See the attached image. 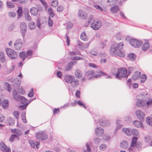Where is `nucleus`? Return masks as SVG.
I'll return each mask as SVG.
<instances>
[{"label":"nucleus","mask_w":152,"mask_h":152,"mask_svg":"<svg viewBox=\"0 0 152 152\" xmlns=\"http://www.w3.org/2000/svg\"><path fill=\"white\" fill-rule=\"evenodd\" d=\"M124 44L123 42H120L116 45L112 46L110 49V54L112 56L117 55L120 57H124L125 56V53L121 50Z\"/></svg>","instance_id":"obj_1"},{"label":"nucleus","mask_w":152,"mask_h":152,"mask_svg":"<svg viewBox=\"0 0 152 152\" xmlns=\"http://www.w3.org/2000/svg\"><path fill=\"white\" fill-rule=\"evenodd\" d=\"M127 70L126 68L123 67L118 68L115 75L116 78L119 80L121 79L126 76Z\"/></svg>","instance_id":"obj_2"},{"label":"nucleus","mask_w":152,"mask_h":152,"mask_svg":"<svg viewBox=\"0 0 152 152\" xmlns=\"http://www.w3.org/2000/svg\"><path fill=\"white\" fill-rule=\"evenodd\" d=\"M123 132L125 133L127 135L130 136L132 134L137 136L138 134V131L136 129L131 128H123L122 129Z\"/></svg>","instance_id":"obj_3"},{"label":"nucleus","mask_w":152,"mask_h":152,"mask_svg":"<svg viewBox=\"0 0 152 152\" xmlns=\"http://www.w3.org/2000/svg\"><path fill=\"white\" fill-rule=\"evenodd\" d=\"M23 40L20 39H16L14 44V47L15 49L17 50H21L23 46Z\"/></svg>","instance_id":"obj_4"},{"label":"nucleus","mask_w":152,"mask_h":152,"mask_svg":"<svg viewBox=\"0 0 152 152\" xmlns=\"http://www.w3.org/2000/svg\"><path fill=\"white\" fill-rule=\"evenodd\" d=\"M6 52L8 56L11 59L15 58L18 55L14 50L10 48H7L6 50Z\"/></svg>","instance_id":"obj_5"},{"label":"nucleus","mask_w":152,"mask_h":152,"mask_svg":"<svg viewBox=\"0 0 152 152\" xmlns=\"http://www.w3.org/2000/svg\"><path fill=\"white\" fill-rule=\"evenodd\" d=\"M130 44L134 47L137 48L141 46L142 42L135 39H132L129 41Z\"/></svg>","instance_id":"obj_6"},{"label":"nucleus","mask_w":152,"mask_h":152,"mask_svg":"<svg viewBox=\"0 0 152 152\" xmlns=\"http://www.w3.org/2000/svg\"><path fill=\"white\" fill-rule=\"evenodd\" d=\"M102 23L101 21L98 20L92 23L91 25V27L94 30H98L101 27Z\"/></svg>","instance_id":"obj_7"},{"label":"nucleus","mask_w":152,"mask_h":152,"mask_svg":"<svg viewBox=\"0 0 152 152\" xmlns=\"http://www.w3.org/2000/svg\"><path fill=\"white\" fill-rule=\"evenodd\" d=\"M36 137L39 140H43L47 139L48 136L44 132H41L37 134Z\"/></svg>","instance_id":"obj_8"},{"label":"nucleus","mask_w":152,"mask_h":152,"mask_svg":"<svg viewBox=\"0 0 152 152\" xmlns=\"http://www.w3.org/2000/svg\"><path fill=\"white\" fill-rule=\"evenodd\" d=\"M20 27L23 37L24 38L26 32V25L24 22H22L20 23Z\"/></svg>","instance_id":"obj_9"},{"label":"nucleus","mask_w":152,"mask_h":152,"mask_svg":"<svg viewBox=\"0 0 152 152\" xmlns=\"http://www.w3.org/2000/svg\"><path fill=\"white\" fill-rule=\"evenodd\" d=\"M135 113L137 117L141 121L144 120L145 114L143 112L140 110H137L136 111Z\"/></svg>","instance_id":"obj_10"},{"label":"nucleus","mask_w":152,"mask_h":152,"mask_svg":"<svg viewBox=\"0 0 152 152\" xmlns=\"http://www.w3.org/2000/svg\"><path fill=\"white\" fill-rule=\"evenodd\" d=\"M0 148L1 150L3 151L11 152L10 149V148L8 149L7 147L3 142H1L0 143Z\"/></svg>","instance_id":"obj_11"},{"label":"nucleus","mask_w":152,"mask_h":152,"mask_svg":"<svg viewBox=\"0 0 152 152\" xmlns=\"http://www.w3.org/2000/svg\"><path fill=\"white\" fill-rule=\"evenodd\" d=\"M75 77L69 75H66L64 76V79L65 81L67 83H72V81H73V80L74 79Z\"/></svg>","instance_id":"obj_12"},{"label":"nucleus","mask_w":152,"mask_h":152,"mask_svg":"<svg viewBox=\"0 0 152 152\" xmlns=\"http://www.w3.org/2000/svg\"><path fill=\"white\" fill-rule=\"evenodd\" d=\"M95 133L97 136H102L104 133V130L100 127H98L95 129Z\"/></svg>","instance_id":"obj_13"},{"label":"nucleus","mask_w":152,"mask_h":152,"mask_svg":"<svg viewBox=\"0 0 152 152\" xmlns=\"http://www.w3.org/2000/svg\"><path fill=\"white\" fill-rule=\"evenodd\" d=\"M145 104V103L144 100L139 99H137L136 103L137 106L139 107H143Z\"/></svg>","instance_id":"obj_14"},{"label":"nucleus","mask_w":152,"mask_h":152,"mask_svg":"<svg viewBox=\"0 0 152 152\" xmlns=\"http://www.w3.org/2000/svg\"><path fill=\"white\" fill-rule=\"evenodd\" d=\"M78 15L80 18L83 20H85L87 17V14L85 13L82 10H79L78 12Z\"/></svg>","instance_id":"obj_15"},{"label":"nucleus","mask_w":152,"mask_h":152,"mask_svg":"<svg viewBox=\"0 0 152 152\" xmlns=\"http://www.w3.org/2000/svg\"><path fill=\"white\" fill-rule=\"evenodd\" d=\"M11 131L12 132L14 133L15 134H16L18 136H21L22 134L21 130L19 129H11Z\"/></svg>","instance_id":"obj_16"},{"label":"nucleus","mask_w":152,"mask_h":152,"mask_svg":"<svg viewBox=\"0 0 152 152\" xmlns=\"http://www.w3.org/2000/svg\"><path fill=\"white\" fill-rule=\"evenodd\" d=\"M85 75L86 76H91L88 78L89 80L92 78H93L94 77V73L93 70H89L85 72Z\"/></svg>","instance_id":"obj_17"},{"label":"nucleus","mask_w":152,"mask_h":152,"mask_svg":"<svg viewBox=\"0 0 152 152\" xmlns=\"http://www.w3.org/2000/svg\"><path fill=\"white\" fill-rule=\"evenodd\" d=\"M75 75L76 78H80L82 77L83 74L82 72L80 69H77L75 71Z\"/></svg>","instance_id":"obj_18"},{"label":"nucleus","mask_w":152,"mask_h":152,"mask_svg":"<svg viewBox=\"0 0 152 152\" xmlns=\"http://www.w3.org/2000/svg\"><path fill=\"white\" fill-rule=\"evenodd\" d=\"M1 106L4 109H6L9 107V101L7 99H5L1 103Z\"/></svg>","instance_id":"obj_19"},{"label":"nucleus","mask_w":152,"mask_h":152,"mask_svg":"<svg viewBox=\"0 0 152 152\" xmlns=\"http://www.w3.org/2000/svg\"><path fill=\"white\" fill-rule=\"evenodd\" d=\"M31 14L33 15L36 16L38 13V10L35 7H32L30 10Z\"/></svg>","instance_id":"obj_20"},{"label":"nucleus","mask_w":152,"mask_h":152,"mask_svg":"<svg viewBox=\"0 0 152 152\" xmlns=\"http://www.w3.org/2000/svg\"><path fill=\"white\" fill-rule=\"evenodd\" d=\"M141 73L140 72H136L133 75L132 79L133 80H135L140 78Z\"/></svg>","instance_id":"obj_21"},{"label":"nucleus","mask_w":152,"mask_h":152,"mask_svg":"<svg viewBox=\"0 0 152 152\" xmlns=\"http://www.w3.org/2000/svg\"><path fill=\"white\" fill-rule=\"evenodd\" d=\"M137 139L138 138L137 137H133L132 138L131 144V146L129 148V150H132V149L131 148L132 147H134L135 145L136 142L137 141Z\"/></svg>","instance_id":"obj_22"},{"label":"nucleus","mask_w":152,"mask_h":152,"mask_svg":"<svg viewBox=\"0 0 152 152\" xmlns=\"http://www.w3.org/2000/svg\"><path fill=\"white\" fill-rule=\"evenodd\" d=\"M99 122L100 125L101 126H107L110 124L109 122L107 120H102Z\"/></svg>","instance_id":"obj_23"},{"label":"nucleus","mask_w":152,"mask_h":152,"mask_svg":"<svg viewBox=\"0 0 152 152\" xmlns=\"http://www.w3.org/2000/svg\"><path fill=\"white\" fill-rule=\"evenodd\" d=\"M71 86L73 87H77L79 85V80L77 79H74L71 83Z\"/></svg>","instance_id":"obj_24"},{"label":"nucleus","mask_w":152,"mask_h":152,"mask_svg":"<svg viewBox=\"0 0 152 152\" xmlns=\"http://www.w3.org/2000/svg\"><path fill=\"white\" fill-rule=\"evenodd\" d=\"M128 146L127 141L126 140H123L121 143L120 146L123 149H126Z\"/></svg>","instance_id":"obj_25"},{"label":"nucleus","mask_w":152,"mask_h":152,"mask_svg":"<svg viewBox=\"0 0 152 152\" xmlns=\"http://www.w3.org/2000/svg\"><path fill=\"white\" fill-rule=\"evenodd\" d=\"M110 10L113 13H116L119 10V7L117 5H115L111 7Z\"/></svg>","instance_id":"obj_26"},{"label":"nucleus","mask_w":152,"mask_h":152,"mask_svg":"<svg viewBox=\"0 0 152 152\" xmlns=\"http://www.w3.org/2000/svg\"><path fill=\"white\" fill-rule=\"evenodd\" d=\"M150 44L148 42L146 41L142 47V49L143 50L146 51L150 47Z\"/></svg>","instance_id":"obj_27"},{"label":"nucleus","mask_w":152,"mask_h":152,"mask_svg":"<svg viewBox=\"0 0 152 152\" xmlns=\"http://www.w3.org/2000/svg\"><path fill=\"white\" fill-rule=\"evenodd\" d=\"M5 60V55L4 53L0 51V62L4 63Z\"/></svg>","instance_id":"obj_28"},{"label":"nucleus","mask_w":152,"mask_h":152,"mask_svg":"<svg viewBox=\"0 0 152 152\" xmlns=\"http://www.w3.org/2000/svg\"><path fill=\"white\" fill-rule=\"evenodd\" d=\"M29 142L32 148H35V145L36 146L37 148H39V142H36V144H35L33 141L30 140Z\"/></svg>","instance_id":"obj_29"},{"label":"nucleus","mask_w":152,"mask_h":152,"mask_svg":"<svg viewBox=\"0 0 152 152\" xmlns=\"http://www.w3.org/2000/svg\"><path fill=\"white\" fill-rule=\"evenodd\" d=\"M74 63V61H72L68 63L66 68V71H69L71 69Z\"/></svg>","instance_id":"obj_30"},{"label":"nucleus","mask_w":152,"mask_h":152,"mask_svg":"<svg viewBox=\"0 0 152 152\" xmlns=\"http://www.w3.org/2000/svg\"><path fill=\"white\" fill-rule=\"evenodd\" d=\"M95 21V20L94 19V16L93 15H90L88 17V23L91 25Z\"/></svg>","instance_id":"obj_31"},{"label":"nucleus","mask_w":152,"mask_h":152,"mask_svg":"<svg viewBox=\"0 0 152 152\" xmlns=\"http://www.w3.org/2000/svg\"><path fill=\"white\" fill-rule=\"evenodd\" d=\"M133 124L134 126L137 128L141 127L142 126V123L137 121H134Z\"/></svg>","instance_id":"obj_32"},{"label":"nucleus","mask_w":152,"mask_h":152,"mask_svg":"<svg viewBox=\"0 0 152 152\" xmlns=\"http://www.w3.org/2000/svg\"><path fill=\"white\" fill-rule=\"evenodd\" d=\"M21 115V118L23 122L25 123H27V121L26 117V112L24 111L23 112Z\"/></svg>","instance_id":"obj_33"},{"label":"nucleus","mask_w":152,"mask_h":152,"mask_svg":"<svg viewBox=\"0 0 152 152\" xmlns=\"http://www.w3.org/2000/svg\"><path fill=\"white\" fill-rule=\"evenodd\" d=\"M20 57L23 59V61H24L26 57V56L25 51H22L19 54Z\"/></svg>","instance_id":"obj_34"},{"label":"nucleus","mask_w":152,"mask_h":152,"mask_svg":"<svg viewBox=\"0 0 152 152\" xmlns=\"http://www.w3.org/2000/svg\"><path fill=\"white\" fill-rule=\"evenodd\" d=\"M146 121L148 125L151 126H152V119L151 117H147L146 118Z\"/></svg>","instance_id":"obj_35"},{"label":"nucleus","mask_w":152,"mask_h":152,"mask_svg":"<svg viewBox=\"0 0 152 152\" xmlns=\"http://www.w3.org/2000/svg\"><path fill=\"white\" fill-rule=\"evenodd\" d=\"M129 58L132 61H134L136 58V56L133 53H130L128 56Z\"/></svg>","instance_id":"obj_36"},{"label":"nucleus","mask_w":152,"mask_h":152,"mask_svg":"<svg viewBox=\"0 0 152 152\" xmlns=\"http://www.w3.org/2000/svg\"><path fill=\"white\" fill-rule=\"evenodd\" d=\"M25 18L26 20L28 21H30L31 18L28 12L27 11L24 12Z\"/></svg>","instance_id":"obj_37"},{"label":"nucleus","mask_w":152,"mask_h":152,"mask_svg":"<svg viewBox=\"0 0 152 152\" xmlns=\"http://www.w3.org/2000/svg\"><path fill=\"white\" fill-rule=\"evenodd\" d=\"M121 120H117L116 122V124L117 125L116 129H120L122 127V125L121 124Z\"/></svg>","instance_id":"obj_38"},{"label":"nucleus","mask_w":152,"mask_h":152,"mask_svg":"<svg viewBox=\"0 0 152 152\" xmlns=\"http://www.w3.org/2000/svg\"><path fill=\"white\" fill-rule=\"evenodd\" d=\"M146 104L148 108L152 107V99H149L146 102Z\"/></svg>","instance_id":"obj_39"},{"label":"nucleus","mask_w":152,"mask_h":152,"mask_svg":"<svg viewBox=\"0 0 152 152\" xmlns=\"http://www.w3.org/2000/svg\"><path fill=\"white\" fill-rule=\"evenodd\" d=\"M48 12L51 17H53L55 14L53 12V10L51 8H49L48 9Z\"/></svg>","instance_id":"obj_40"},{"label":"nucleus","mask_w":152,"mask_h":152,"mask_svg":"<svg viewBox=\"0 0 152 152\" xmlns=\"http://www.w3.org/2000/svg\"><path fill=\"white\" fill-rule=\"evenodd\" d=\"M7 5L8 8H13L15 6L14 4L11 1H7Z\"/></svg>","instance_id":"obj_41"},{"label":"nucleus","mask_w":152,"mask_h":152,"mask_svg":"<svg viewBox=\"0 0 152 152\" xmlns=\"http://www.w3.org/2000/svg\"><path fill=\"white\" fill-rule=\"evenodd\" d=\"M33 53V51L31 50H28L26 52V57L28 58V59H29L31 58V56L32 55Z\"/></svg>","instance_id":"obj_42"},{"label":"nucleus","mask_w":152,"mask_h":152,"mask_svg":"<svg viewBox=\"0 0 152 152\" xmlns=\"http://www.w3.org/2000/svg\"><path fill=\"white\" fill-rule=\"evenodd\" d=\"M18 16L19 18L21 17L23 14L22 9L20 7H19L17 11Z\"/></svg>","instance_id":"obj_43"},{"label":"nucleus","mask_w":152,"mask_h":152,"mask_svg":"<svg viewBox=\"0 0 152 152\" xmlns=\"http://www.w3.org/2000/svg\"><path fill=\"white\" fill-rule=\"evenodd\" d=\"M98 73H99L100 74H98L95 75H94V77L98 78L100 77L101 76L106 75V74L105 73L101 71H99Z\"/></svg>","instance_id":"obj_44"},{"label":"nucleus","mask_w":152,"mask_h":152,"mask_svg":"<svg viewBox=\"0 0 152 152\" xmlns=\"http://www.w3.org/2000/svg\"><path fill=\"white\" fill-rule=\"evenodd\" d=\"M8 121L9 125L11 126H13L15 123V120L12 118H10L9 119Z\"/></svg>","instance_id":"obj_45"},{"label":"nucleus","mask_w":152,"mask_h":152,"mask_svg":"<svg viewBox=\"0 0 152 152\" xmlns=\"http://www.w3.org/2000/svg\"><path fill=\"white\" fill-rule=\"evenodd\" d=\"M29 27L31 29H34L36 27V25L34 22H31L29 23L28 25Z\"/></svg>","instance_id":"obj_46"},{"label":"nucleus","mask_w":152,"mask_h":152,"mask_svg":"<svg viewBox=\"0 0 152 152\" xmlns=\"http://www.w3.org/2000/svg\"><path fill=\"white\" fill-rule=\"evenodd\" d=\"M57 0H53L51 3V6L54 7H56L58 5Z\"/></svg>","instance_id":"obj_47"},{"label":"nucleus","mask_w":152,"mask_h":152,"mask_svg":"<svg viewBox=\"0 0 152 152\" xmlns=\"http://www.w3.org/2000/svg\"><path fill=\"white\" fill-rule=\"evenodd\" d=\"M20 101L22 104H26L28 103V102H27L28 100L23 96H22Z\"/></svg>","instance_id":"obj_48"},{"label":"nucleus","mask_w":152,"mask_h":152,"mask_svg":"<svg viewBox=\"0 0 152 152\" xmlns=\"http://www.w3.org/2000/svg\"><path fill=\"white\" fill-rule=\"evenodd\" d=\"M22 96L18 94L15 96L13 97L14 99L17 102H19L20 101L21 98Z\"/></svg>","instance_id":"obj_49"},{"label":"nucleus","mask_w":152,"mask_h":152,"mask_svg":"<svg viewBox=\"0 0 152 152\" xmlns=\"http://www.w3.org/2000/svg\"><path fill=\"white\" fill-rule=\"evenodd\" d=\"M147 78V76L146 75L143 74L142 75L141 78V83H144Z\"/></svg>","instance_id":"obj_50"},{"label":"nucleus","mask_w":152,"mask_h":152,"mask_svg":"<svg viewBox=\"0 0 152 152\" xmlns=\"http://www.w3.org/2000/svg\"><path fill=\"white\" fill-rule=\"evenodd\" d=\"M86 37L85 32H82L81 34L80 38L83 40H85Z\"/></svg>","instance_id":"obj_51"},{"label":"nucleus","mask_w":152,"mask_h":152,"mask_svg":"<svg viewBox=\"0 0 152 152\" xmlns=\"http://www.w3.org/2000/svg\"><path fill=\"white\" fill-rule=\"evenodd\" d=\"M14 116L17 119L18 118L19 113L18 111H15L13 113Z\"/></svg>","instance_id":"obj_52"},{"label":"nucleus","mask_w":152,"mask_h":152,"mask_svg":"<svg viewBox=\"0 0 152 152\" xmlns=\"http://www.w3.org/2000/svg\"><path fill=\"white\" fill-rule=\"evenodd\" d=\"M28 104V103H27L24 105H20L19 106V108L22 110H24L26 108Z\"/></svg>","instance_id":"obj_53"},{"label":"nucleus","mask_w":152,"mask_h":152,"mask_svg":"<svg viewBox=\"0 0 152 152\" xmlns=\"http://www.w3.org/2000/svg\"><path fill=\"white\" fill-rule=\"evenodd\" d=\"M90 53L91 54L95 56H96L98 54V52L95 50H91L90 52Z\"/></svg>","instance_id":"obj_54"},{"label":"nucleus","mask_w":152,"mask_h":152,"mask_svg":"<svg viewBox=\"0 0 152 152\" xmlns=\"http://www.w3.org/2000/svg\"><path fill=\"white\" fill-rule=\"evenodd\" d=\"M16 15L15 13L14 12H10L8 13V15L9 17L14 18Z\"/></svg>","instance_id":"obj_55"},{"label":"nucleus","mask_w":152,"mask_h":152,"mask_svg":"<svg viewBox=\"0 0 152 152\" xmlns=\"http://www.w3.org/2000/svg\"><path fill=\"white\" fill-rule=\"evenodd\" d=\"M53 24V21L51 20L50 17H49L48 24L49 27H52Z\"/></svg>","instance_id":"obj_56"},{"label":"nucleus","mask_w":152,"mask_h":152,"mask_svg":"<svg viewBox=\"0 0 152 152\" xmlns=\"http://www.w3.org/2000/svg\"><path fill=\"white\" fill-rule=\"evenodd\" d=\"M107 148V146L106 145L104 144L101 145L100 146V150L104 151Z\"/></svg>","instance_id":"obj_57"},{"label":"nucleus","mask_w":152,"mask_h":152,"mask_svg":"<svg viewBox=\"0 0 152 152\" xmlns=\"http://www.w3.org/2000/svg\"><path fill=\"white\" fill-rule=\"evenodd\" d=\"M15 139V134L12 135L9 138V140L11 142H13L14 141Z\"/></svg>","instance_id":"obj_58"},{"label":"nucleus","mask_w":152,"mask_h":152,"mask_svg":"<svg viewBox=\"0 0 152 152\" xmlns=\"http://www.w3.org/2000/svg\"><path fill=\"white\" fill-rule=\"evenodd\" d=\"M93 7H94L95 8H96V9L102 11H103V9L99 5H94Z\"/></svg>","instance_id":"obj_59"},{"label":"nucleus","mask_w":152,"mask_h":152,"mask_svg":"<svg viewBox=\"0 0 152 152\" xmlns=\"http://www.w3.org/2000/svg\"><path fill=\"white\" fill-rule=\"evenodd\" d=\"M152 140V137L150 136H147V137H145V140L146 142H148L150 140Z\"/></svg>","instance_id":"obj_60"},{"label":"nucleus","mask_w":152,"mask_h":152,"mask_svg":"<svg viewBox=\"0 0 152 152\" xmlns=\"http://www.w3.org/2000/svg\"><path fill=\"white\" fill-rule=\"evenodd\" d=\"M15 66L14 65H12V68L11 69H10L8 68H7V72L8 73H10L13 70H14V68Z\"/></svg>","instance_id":"obj_61"},{"label":"nucleus","mask_w":152,"mask_h":152,"mask_svg":"<svg viewBox=\"0 0 152 152\" xmlns=\"http://www.w3.org/2000/svg\"><path fill=\"white\" fill-rule=\"evenodd\" d=\"M77 104H78L79 105L82 106L85 109L87 108L85 106L83 103L80 101H77Z\"/></svg>","instance_id":"obj_62"},{"label":"nucleus","mask_w":152,"mask_h":152,"mask_svg":"<svg viewBox=\"0 0 152 152\" xmlns=\"http://www.w3.org/2000/svg\"><path fill=\"white\" fill-rule=\"evenodd\" d=\"M64 9V7L62 6H59L57 8V11L58 12H61Z\"/></svg>","instance_id":"obj_63"},{"label":"nucleus","mask_w":152,"mask_h":152,"mask_svg":"<svg viewBox=\"0 0 152 152\" xmlns=\"http://www.w3.org/2000/svg\"><path fill=\"white\" fill-rule=\"evenodd\" d=\"M80 92L79 90H76V92L75 93L76 96L78 98L80 97Z\"/></svg>","instance_id":"obj_64"}]
</instances>
